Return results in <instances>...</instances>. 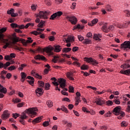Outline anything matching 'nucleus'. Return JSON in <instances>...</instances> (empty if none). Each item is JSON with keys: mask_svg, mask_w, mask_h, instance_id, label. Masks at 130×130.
Masks as SVG:
<instances>
[{"mask_svg": "<svg viewBox=\"0 0 130 130\" xmlns=\"http://www.w3.org/2000/svg\"><path fill=\"white\" fill-rule=\"evenodd\" d=\"M36 111H38V109L37 108H30L26 109L25 112L23 113L20 116V119H22V120H24V119L28 118L29 117L26 115V113H27V114H30V117L33 118V117H35V116H36L37 115Z\"/></svg>", "mask_w": 130, "mask_h": 130, "instance_id": "obj_1", "label": "nucleus"}, {"mask_svg": "<svg viewBox=\"0 0 130 130\" xmlns=\"http://www.w3.org/2000/svg\"><path fill=\"white\" fill-rule=\"evenodd\" d=\"M61 46L59 45H56L54 46L53 47L48 46L44 49V51L46 52L47 53H48L50 55H52L53 53L52 52V50H54L55 52H60L61 51Z\"/></svg>", "mask_w": 130, "mask_h": 130, "instance_id": "obj_2", "label": "nucleus"}, {"mask_svg": "<svg viewBox=\"0 0 130 130\" xmlns=\"http://www.w3.org/2000/svg\"><path fill=\"white\" fill-rule=\"evenodd\" d=\"M50 14L49 11H40L38 14H36V17L37 19H36V23H40V19H44V20L47 19V16ZM39 17V18H38Z\"/></svg>", "mask_w": 130, "mask_h": 130, "instance_id": "obj_3", "label": "nucleus"}, {"mask_svg": "<svg viewBox=\"0 0 130 130\" xmlns=\"http://www.w3.org/2000/svg\"><path fill=\"white\" fill-rule=\"evenodd\" d=\"M120 108V106H118L115 107L112 111L113 114H114L115 115H119L117 117V118L118 119H121V118H122V117H123V116L125 115V113L122 112V111H121V109Z\"/></svg>", "mask_w": 130, "mask_h": 130, "instance_id": "obj_4", "label": "nucleus"}, {"mask_svg": "<svg viewBox=\"0 0 130 130\" xmlns=\"http://www.w3.org/2000/svg\"><path fill=\"white\" fill-rule=\"evenodd\" d=\"M27 40L26 41L24 39H20L19 38H14V42H19V41H21L22 43L23 44V45H27L28 43H32L33 42V40H32V38L28 37L27 38Z\"/></svg>", "mask_w": 130, "mask_h": 130, "instance_id": "obj_5", "label": "nucleus"}, {"mask_svg": "<svg viewBox=\"0 0 130 130\" xmlns=\"http://www.w3.org/2000/svg\"><path fill=\"white\" fill-rule=\"evenodd\" d=\"M4 36H5L4 35H0V41H1L2 43H4V44H6L3 46V48L6 49L8 46L10 45V41H9V39H5L4 38Z\"/></svg>", "mask_w": 130, "mask_h": 130, "instance_id": "obj_6", "label": "nucleus"}, {"mask_svg": "<svg viewBox=\"0 0 130 130\" xmlns=\"http://www.w3.org/2000/svg\"><path fill=\"white\" fill-rule=\"evenodd\" d=\"M66 19L68 21H70L73 25H76L77 24V18L75 17V16H67Z\"/></svg>", "mask_w": 130, "mask_h": 130, "instance_id": "obj_7", "label": "nucleus"}, {"mask_svg": "<svg viewBox=\"0 0 130 130\" xmlns=\"http://www.w3.org/2000/svg\"><path fill=\"white\" fill-rule=\"evenodd\" d=\"M85 61L89 63H91L93 66L98 64V62H97L96 60L92 59V57H86L85 58Z\"/></svg>", "mask_w": 130, "mask_h": 130, "instance_id": "obj_8", "label": "nucleus"}, {"mask_svg": "<svg viewBox=\"0 0 130 130\" xmlns=\"http://www.w3.org/2000/svg\"><path fill=\"white\" fill-rule=\"evenodd\" d=\"M62 15V12L61 11H58L54 14H53L50 18V20H54L56 17H60Z\"/></svg>", "mask_w": 130, "mask_h": 130, "instance_id": "obj_9", "label": "nucleus"}, {"mask_svg": "<svg viewBox=\"0 0 130 130\" xmlns=\"http://www.w3.org/2000/svg\"><path fill=\"white\" fill-rule=\"evenodd\" d=\"M0 98H3L4 96V94L2 93H4V94H6L7 93V88L5 87H4L2 85L0 84Z\"/></svg>", "mask_w": 130, "mask_h": 130, "instance_id": "obj_10", "label": "nucleus"}, {"mask_svg": "<svg viewBox=\"0 0 130 130\" xmlns=\"http://www.w3.org/2000/svg\"><path fill=\"white\" fill-rule=\"evenodd\" d=\"M10 117V113H9V111H4L3 114L2 115V118L4 120H6Z\"/></svg>", "mask_w": 130, "mask_h": 130, "instance_id": "obj_11", "label": "nucleus"}, {"mask_svg": "<svg viewBox=\"0 0 130 130\" xmlns=\"http://www.w3.org/2000/svg\"><path fill=\"white\" fill-rule=\"evenodd\" d=\"M94 103H96L97 105H100V106H102L103 104H105V101H104L102 99H96L94 101Z\"/></svg>", "mask_w": 130, "mask_h": 130, "instance_id": "obj_12", "label": "nucleus"}, {"mask_svg": "<svg viewBox=\"0 0 130 130\" xmlns=\"http://www.w3.org/2000/svg\"><path fill=\"white\" fill-rule=\"evenodd\" d=\"M58 82L60 84V87L63 89L66 87V80L61 78L58 80Z\"/></svg>", "mask_w": 130, "mask_h": 130, "instance_id": "obj_13", "label": "nucleus"}, {"mask_svg": "<svg viewBox=\"0 0 130 130\" xmlns=\"http://www.w3.org/2000/svg\"><path fill=\"white\" fill-rule=\"evenodd\" d=\"M15 57H16V54L12 53L10 55H6L5 56V59L6 60H11L12 58H15Z\"/></svg>", "mask_w": 130, "mask_h": 130, "instance_id": "obj_14", "label": "nucleus"}, {"mask_svg": "<svg viewBox=\"0 0 130 130\" xmlns=\"http://www.w3.org/2000/svg\"><path fill=\"white\" fill-rule=\"evenodd\" d=\"M11 26L12 28H19V29H24L25 25L24 24L18 25L17 23H12L11 24Z\"/></svg>", "mask_w": 130, "mask_h": 130, "instance_id": "obj_15", "label": "nucleus"}, {"mask_svg": "<svg viewBox=\"0 0 130 130\" xmlns=\"http://www.w3.org/2000/svg\"><path fill=\"white\" fill-rule=\"evenodd\" d=\"M14 12H15V9H11L10 10L7 11V14H8V15H11V17H17L18 13H15Z\"/></svg>", "mask_w": 130, "mask_h": 130, "instance_id": "obj_16", "label": "nucleus"}, {"mask_svg": "<svg viewBox=\"0 0 130 130\" xmlns=\"http://www.w3.org/2000/svg\"><path fill=\"white\" fill-rule=\"evenodd\" d=\"M52 61H53V62H54V63H56V62H57V61H59V62H62L64 61V59H62L61 60H59V57H58L57 56H54V58L52 59Z\"/></svg>", "mask_w": 130, "mask_h": 130, "instance_id": "obj_17", "label": "nucleus"}, {"mask_svg": "<svg viewBox=\"0 0 130 130\" xmlns=\"http://www.w3.org/2000/svg\"><path fill=\"white\" fill-rule=\"evenodd\" d=\"M102 30L106 33H108L109 32V26H107V23H105L102 27Z\"/></svg>", "mask_w": 130, "mask_h": 130, "instance_id": "obj_18", "label": "nucleus"}, {"mask_svg": "<svg viewBox=\"0 0 130 130\" xmlns=\"http://www.w3.org/2000/svg\"><path fill=\"white\" fill-rule=\"evenodd\" d=\"M26 79H28V80H27L28 83H29V85L31 86H33L34 85V78L31 76H27Z\"/></svg>", "mask_w": 130, "mask_h": 130, "instance_id": "obj_19", "label": "nucleus"}, {"mask_svg": "<svg viewBox=\"0 0 130 130\" xmlns=\"http://www.w3.org/2000/svg\"><path fill=\"white\" fill-rule=\"evenodd\" d=\"M67 77L69 79V80H71V81H74L75 79L73 77V73L72 72H68L67 73Z\"/></svg>", "mask_w": 130, "mask_h": 130, "instance_id": "obj_20", "label": "nucleus"}, {"mask_svg": "<svg viewBox=\"0 0 130 130\" xmlns=\"http://www.w3.org/2000/svg\"><path fill=\"white\" fill-rule=\"evenodd\" d=\"M120 73L123 75H126L127 76H128L129 75V74H130V69H127L125 71L123 70H121Z\"/></svg>", "mask_w": 130, "mask_h": 130, "instance_id": "obj_21", "label": "nucleus"}, {"mask_svg": "<svg viewBox=\"0 0 130 130\" xmlns=\"http://www.w3.org/2000/svg\"><path fill=\"white\" fill-rule=\"evenodd\" d=\"M42 118L41 117H37L32 120V122L34 124H35V123H38V122H40V121H41Z\"/></svg>", "mask_w": 130, "mask_h": 130, "instance_id": "obj_22", "label": "nucleus"}, {"mask_svg": "<svg viewBox=\"0 0 130 130\" xmlns=\"http://www.w3.org/2000/svg\"><path fill=\"white\" fill-rule=\"evenodd\" d=\"M36 92L37 94H39V95H42V94H43V89L38 88L36 90Z\"/></svg>", "mask_w": 130, "mask_h": 130, "instance_id": "obj_23", "label": "nucleus"}, {"mask_svg": "<svg viewBox=\"0 0 130 130\" xmlns=\"http://www.w3.org/2000/svg\"><path fill=\"white\" fill-rule=\"evenodd\" d=\"M74 37L72 36H68L67 39H66L67 43H69V42H71V41H74Z\"/></svg>", "mask_w": 130, "mask_h": 130, "instance_id": "obj_24", "label": "nucleus"}, {"mask_svg": "<svg viewBox=\"0 0 130 130\" xmlns=\"http://www.w3.org/2000/svg\"><path fill=\"white\" fill-rule=\"evenodd\" d=\"M36 59H42V60H45V57L41 55H38L35 57Z\"/></svg>", "mask_w": 130, "mask_h": 130, "instance_id": "obj_25", "label": "nucleus"}, {"mask_svg": "<svg viewBox=\"0 0 130 130\" xmlns=\"http://www.w3.org/2000/svg\"><path fill=\"white\" fill-rule=\"evenodd\" d=\"M7 73V71H5L4 70L1 72V79H3V80H5V79H6V77H5V75H6Z\"/></svg>", "mask_w": 130, "mask_h": 130, "instance_id": "obj_26", "label": "nucleus"}, {"mask_svg": "<svg viewBox=\"0 0 130 130\" xmlns=\"http://www.w3.org/2000/svg\"><path fill=\"white\" fill-rule=\"evenodd\" d=\"M44 24H45V21L41 20L40 23L38 25V28H43Z\"/></svg>", "mask_w": 130, "mask_h": 130, "instance_id": "obj_27", "label": "nucleus"}, {"mask_svg": "<svg viewBox=\"0 0 130 130\" xmlns=\"http://www.w3.org/2000/svg\"><path fill=\"white\" fill-rule=\"evenodd\" d=\"M46 104L49 108H51L53 106V103L51 101H48Z\"/></svg>", "mask_w": 130, "mask_h": 130, "instance_id": "obj_28", "label": "nucleus"}, {"mask_svg": "<svg viewBox=\"0 0 130 130\" xmlns=\"http://www.w3.org/2000/svg\"><path fill=\"white\" fill-rule=\"evenodd\" d=\"M61 110L62 111H63V112H65L66 113H69V110H68V109L64 107V106H62L60 108Z\"/></svg>", "mask_w": 130, "mask_h": 130, "instance_id": "obj_29", "label": "nucleus"}, {"mask_svg": "<svg viewBox=\"0 0 130 130\" xmlns=\"http://www.w3.org/2000/svg\"><path fill=\"white\" fill-rule=\"evenodd\" d=\"M99 37H101V35L100 34H94V36H93V38L95 40H99L100 41L101 40V39H100V38H99Z\"/></svg>", "mask_w": 130, "mask_h": 130, "instance_id": "obj_30", "label": "nucleus"}, {"mask_svg": "<svg viewBox=\"0 0 130 130\" xmlns=\"http://www.w3.org/2000/svg\"><path fill=\"white\" fill-rule=\"evenodd\" d=\"M74 29H84V25H81L79 24L75 25L74 26Z\"/></svg>", "mask_w": 130, "mask_h": 130, "instance_id": "obj_31", "label": "nucleus"}, {"mask_svg": "<svg viewBox=\"0 0 130 130\" xmlns=\"http://www.w3.org/2000/svg\"><path fill=\"white\" fill-rule=\"evenodd\" d=\"M71 50H72V48H64L62 49L63 52H65V53L70 52Z\"/></svg>", "mask_w": 130, "mask_h": 130, "instance_id": "obj_32", "label": "nucleus"}, {"mask_svg": "<svg viewBox=\"0 0 130 130\" xmlns=\"http://www.w3.org/2000/svg\"><path fill=\"white\" fill-rule=\"evenodd\" d=\"M37 5L36 4H32L31 6V9L32 10V11H36L37 9Z\"/></svg>", "mask_w": 130, "mask_h": 130, "instance_id": "obj_33", "label": "nucleus"}, {"mask_svg": "<svg viewBox=\"0 0 130 130\" xmlns=\"http://www.w3.org/2000/svg\"><path fill=\"white\" fill-rule=\"evenodd\" d=\"M120 124H121V126L125 127V126H127L128 123L125 121H123L122 122H121Z\"/></svg>", "mask_w": 130, "mask_h": 130, "instance_id": "obj_34", "label": "nucleus"}, {"mask_svg": "<svg viewBox=\"0 0 130 130\" xmlns=\"http://www.w3.org/2000/svg\"><path fill=\"white\" fill-rule=\"evenodd\" d=\"M38 84H39V87H41V88H43V87H44V82L39 81Z\"/></svg>", "mask_w": 130, "mask_h": 130, "instance_id": "obj_35", "label": "nucleus"}, {"mask_svg": "<svg viewBox=\"0 0 130 130\" xmlns=\"http://www.w3.org/2000/svg\"><path fill=\"white\" fill-rule=\"evenodd\" d=\"M11 65V62H7L5 64H4V69L6 70L8 67H10Z\"/></svg>", "mask_w": 130, "mask_h": 130, "instance_id": "obj_36", "label": "nucleus"}, {"mask_svg": "<svg viewBox=\"0 0 130 130\" xmlns=\"http://www.w3.org/2000/svg\"><path fill=\"white\" fill-rule=\"evenodd\" d=\"M6 31H7V28L6 27H3L0 29V35H3V33H4V32H6Z\"/></svg>", "mask_w": 130, "mask_h": 130, "instance_id": "obj_37", "label": "nucleus"}, {"mask_svg": "<svg viewBox=\"0 0 130 130\" xmlns=\"http://www.w3.org/2000/svg\"><path fill=\"white\" fill-rule=\"evenodd\" d=\"M106 9L107 12H111V11H112V9H111L110 5H107L106 6Z\"/></svg>", "mask_w": 130, "mask_h": 130, "instance_id": "obj_38", "label": "nucleus"}, {"mask_svg": "<svg viewBox=\"0 0 130 130\" xmlns=\"http://www.w3.org/2000/svg\"><path fill=\"white\" fill-rule=\"evenodd\" d=\"M81 69L85 71L86 70H88V66L85 65V64H83L81 67Z\"/></svg>", "mask_w": 130, "mask_h": 130, "instance_id": "obj_39", "label": "nucleus"}, {"mask_svg": "<svg viewBox=\"0 0 130 130\" xmlns=\"http://www.w3.org/2000/svg\"><path fill=\"white\" fill-rule=\"evenodd\" d=\"M91 23L93 25L97 24V23H98V19L97 18L94 19L93 20L91 21Z\"/></svg>", "mask_w": 130, "mask_h": 130, "instance_id": "obj_40", "label": "nucleus"}, {"mask_svg": "<svg viewBox=\"0 0 130 130\" xmlns=\"http://www.w3.org/2000/svg\"><path fill=\"white\" fill-rule=\"evenodd\" d=\"M69 91L70 93H74V87L72 86H70L69 87Z\"/></svg>", "mask_w": 130, "mask_h": 130, "instance_id": "obj_41", "label": "nucleus"}, {"mask_svg": "<svg viewBox=\"0 0 130 130\" xmlns=\"http://www.w3.org/2000/svg\"><path fill=\"white\" fill-rule=\"evenodd\" d=\"M8 70L9 71H14V70H16V67L14 66H11L10 67L8 68Z\"/></svg>", "mask_w": 130, "mask_h": 130, "instance_id": "obj_42", "label": "nucleus"}, {"mask_svg": "<svg viewBox=\"0 0 130 130\" xmlns=\"http://www.w3.org/2000/svg\"><path fill=\"white\" fill-rule=\"evenodd\" d=\"M45 3L47 6H51V1L50 0H45Z\"/></svg>", "mask_w": 130, "mask_h": 130, "instance_id": "obj_43", "label": "nucleus"}, {"mask_svg": "<svg viewBox=\"0 0 130 130\" xmlns=\"http://www.w3.org/2000/svg\"><path fill=\"white\" fill-rule=\"evenodd\" d=\"M83 42L84 43H85V44H90L91 43V40L86 39H84V41Z\"/></svg>", "mask_w": 130, "mask_h": 130, "instance_id": "obj_44", "label": "nucleus"}, {"mask_svg": "<svg viewBox=\"0 0 130 130\" xmlns=\"http://www.w3.org/2000/svg\"><path fill=\"white\" fill-rule=\"evenodd\" d=\"M113 102L117 105H119V104H120V101H119L118 100L115 99L114 100Z\"/></svg>", "mask_w": 130, "mask_h": 130, "instance_id": "obj_45", "label": "nucleus"}, {"mask_svg": "<svg viewBox=\"0 0 130 130\" xmlns=\"http://www.w3.org/2000/svg\"><path fill=\"white\" fill-rule=\"evenodd\" d=\"M21 74V79H26V77L27 76V75H26V74L25 73L22 72Z\"/></svg>", "mask_w": 130, "mask_h": 130, "instance_id": "obj_46", "label": "nucleus"}, {"mask_svg": "<svg viewBox=\"0 0 130 130\" xmlns=\"http://www.w3.org/2000/svg\"><path fill=\"white\" fill-rule=\"evenodd\" d=\"M82 109L84 112H87V113H89V112H90V111H89L88 109H86V108L85 107H83Z\"/></svg>", "mask_w": 130, "mask_h": 130, "instance_id": "obj_47", "label": "nucleus"}, {"mask_svg": "<svg viewBox=\"0 0 130 130\" xmlns=\"http://www.w3.org/2000/svg\"><path fill=\"white\" fill-rule=\"evenodd\" d=\"M78 50H79L78 47H74L72 48V51H73V52H76V51H78Z\"/></svg>", "mask_w": 130, "mask_h": 130, "instance_id": "obj_48", "label": "nucleus"}, {"mask_svg": "<svg viewBox=\"0 0 130 130\" xmlns=\"http://www.w3.org/2000/svg\"><path fill=\"white\" fill-rule=\"evenodd\" d=\"M77 37H78L79 41H82L83 40H84V37H82V36H81V35H78Z\"/></svg>", "mask_w": 130, "mask_h": 130, "instance_id": "obj_49", "label": "nucleus"}, {"mask_svg": "<svg viewBox=\"0 0 130 130\" xmlns=\"http://www.w3.org/2000/svg\"><path fill=\"white\" fill-rule=\"evenodd\" d=\"M45 86L46 90H49V87H50V84L49 83H46Z\"/></svg>", "mask_w": 130, "mask_h": 130, "instance_id": "obj_50", "label": "nucleus"}, {"mask_svg": "<svg viewBox=\"0 0 130 130\" xmlns=\"http://www.w3.org/2000/svg\"><path fill=\"white\" fill-rule=\"evenodd\" d=\"M12 115H13V117L15 118V119H17V118L19 117V114L15 113V114H13Z\"/></svg>", "mask_w": 130, "mask_h": 130, "instance_id": "obj_51", "label": "nucleus"}, {"mask_svg": "<svg viewBox=\"0 0 130 130\" xmlns=\"http://www.w3.org/2000/svg\"><path fill=\"white\" fill-rule=\"evenodd\" d=\"M41 32H38V31H31V34H34V35H38L39 34H40Z\"/></svg>", "mask_w": 130, "mask_h": 130, "instance_id": "obj_52", "label": "nucleus"}, {"mask_svg": "<svg viewBox=\"0 0 130 130\" xmlns=\"http://www.w3.org/2000/svg\"><path fill=\"white\" fill-rule=\"evenodd\" d=\"M124 12L125 13V14H126V15H127V17H129L130 16V12L128 10H125L124 11Z\"/></svg>", "mask_w": 130, "mask_h": 130, "instance_id": "obj_53", "label": "nucleus"}, {"mask_svg": "<svg viewBox=\"0 0 130 130\" xmlns=\"http://www.w3.org/2000/svg\"><path fill=\"white\" fill-rule=\"evenodd\" d=\"M76 103L75 105H79V102L80 101V98H76Z\"/></svg>", "mask_w": 130, "mask_h": 130, "instance_id": "obj_54", "label": "nucleus"}, {"mask_svg": "<svg viewBox=\"0 0 130 130\" xmlns=\"http://www.w3.org/2000/svg\"><path fill=\"white\" fill-rule=\"evenodd\" d=\"M76 3H72V5L71 6V8L72 9V10H75V8H76Z\"/></svg>", "mask_w": 130, "mask_h": 130, "instance_id": "obj_55", "label": "nucleus"}, {"mask_svg": "<svg viewBox=\"0 0 130 130\" xmlns=\"http://www.w3.org/2000/svg\"><path fill=\"white\" fill-rule=\"evenodd\" d=\"M43 126H48L49 125V122L48 121H45L43 123Z\"/></svg>", "mask_w": 130, "mask_h": 130, "instance_id": "obj_56", "label": "nucleus"}, {"mask_svg": "<svg viewBox=\"0 0 130 130\" xmlns=\"http://www.w3.org/2000/svg\"><path fill=\"white\" fill-rule=\"evenodd\" d=\"M113 104V102L111 101H108L107 102V105H108L109 106H110Z\"/></svg>", "mask_w": 130, "mask_h": 130, "instance_id": "obj_57", "label": "nucleus"}, {"mask_svg": "<svg viewBox=\"0 0 130 130\" xmlns=\"http://www.w3.org/2000/svg\"><path fill=\"white\" fill-rule=\"evenodd\" d=\"M19 122H21V124H23V125H25L26 124V123L25 122L24 120H23V119H20L19 120Z\"/></svg>", "mask_w": 130, "mask_h": 130, "instance_id": "obj_58", "label": "nucleus"}, {"mask_svg": "<svg viewBox=\"0 0 130 130\" xmlns=\"http://www.w3.org/2000/svg\"><path fill=\"white\" fill-rule=\"evenodd\" d=\"M73 64H74V65H76L77 66V67H80V62L77 61H75V62H74L73 63Z\"/></svg>", "mask_w": 130, "mask_h": 130, "instance_id": "obj_59", "label": "nucleus"}, {"mask_svg": "<svg viewBox=\"0 0 130 130\" xmlns=\"http://www.w3.org/2000/svg\"><path fill=\"white\" fill-rule=\"evenodd\" d=\"M69 109H70V110H72L73 108H74V105L73 104H69L68 106Z\"/></svg>", "mask_w": 130, "mask_h": 130, "instance_id": "obj_60", "label": "nucleus"}, {"mask_svg": "<svg viewBox=\"0 0 130 130\" xmlns=\"http://www.w3.org/2000/svg\"><path fill=\"white\" fill-rule=\"evenodd\" d=\"M49 40H50V41H54V37L53 36L49 37Z\"/></svg>", "mask_w": 130, "mask_h": 130, "instance_id": "obj_61", "label": "nucleus"}, {"mask_svg": "<svg viewBox=\"0 0 130 130\" xmlns=\"http://www.w3.org/2000/svg\"><path fill=\"white\" fill-rule=\"evenodd\" d=\"M24 104V103H19L17 104V107H23Z\"/></svg>", "mask_w": 130, "mask_h": 130, "instance_id": "obj_62", "label": "nucleus"}, {"mask_svg": "<svg viewBox=\"0 0 130 130\" xmlns=\"http://www.w3.org/2000/svg\"><path fill=\"white\" fill-rule=\"evenodd\" d=\"M11 77H12V74L11 73H8L6 75V78H7L8 79H11Z\"/></svg>", "mask_w": 130, "mask_h": 130, "instance_id": "obj_63", "label": "nucleus"}, {"mask_svg": "<svg viewBox=\"0 0 130 130\" xmlns=\"http://www.w3.org/2000/svg\"><path fill=\"white\" fill-rule=\"evenodd\" d=\"M92 34L91 32L87 34V37H88V38H92Z\"/></svg>", "mask_w": 130, "mask_h": 130, "instance_id": "obj_64", "label": "nucleus"}]
</instances>
